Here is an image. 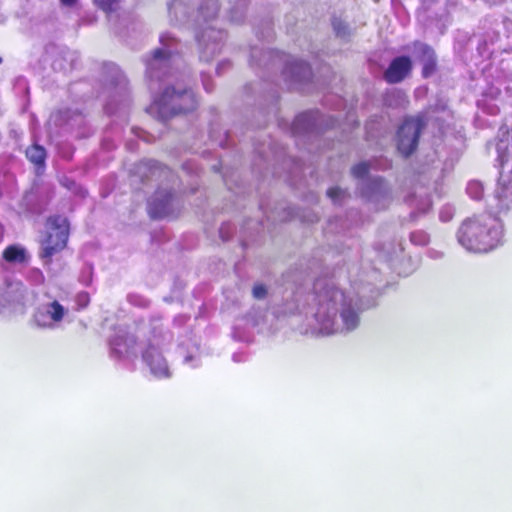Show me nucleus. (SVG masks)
I'll return each instance as SVG.
<instances>
[{
    "label": "nucleus",
    "mask_w": 512,
    "mask_h": 512,
    "mask_svg": "<svg viewBox=\"0 0 512 512\" xmlns=\"http://www.w3.org/2000/svg\"><path fill=\"white\" fill-rule=\"evenodd\" d=\"M69 225L63 216H54L47 221V238L42 242L41 257L50 259L53 254L66 246Z\"/></svg>",
    "instance_id": "obj_6"
},
{
    "label": "nucleus",
    "mask_w": 512,
    "mask_h": 512,
    "mask_svg": "<svg viewBox=\"0 0 512 512\" xmlns=\"http://www.w3.org/2000/svg\"><path fill=\"white\" fill-rule=\"evenodd\" d=\"M138 336L125 332L118 333L110 342L112 353L119 358H133L141 350V342L137 343Z\"/></svg>",
    "instance_id": "obj_9"
},
{
    "label": "nucleus",
    "mask_w": 512,
    "mask_h": 512,
    "mask_svg": "<svg viewBox=\"0 0 512 512\" xmlns=\"http://www.w3.org/2000/svg\"><path fill=\"white\" fill-rule=\"evenodd\" d=\"M224 34L221 31L209 28L204 31L199 39L200 46L202 47L201 58L209 61L221 51V43Z\"/></svg>",
    "instance_id": "obj_10"
},
{
    "label": "nucleus",
    "mask_w": 512,
    "mask_h": 512,
    "mask_svg": "<svg viewBox=\"0 0 512 512\" xmlns=\"http://www.w3.org/2000/svg\"><path fill=\"white\" fill-rule=\"evenodd\" d=\"M171 61V51L167 48L157 49L153 56L146 63L147 73L151 78L158 77L162 70H165Z\"/></svg>",
    "instance_id": "obj_13"
},
{
    "label": "nucleus",
    "mask_w": 512,
    "mask_h": 512,
    "mask_svg": "<svg viewBox=\"0 0 512 512\" xmlns=\"http://www.w3.org/2000/svg\"><path fill=\"white\" fill-rule=\"evenodd\" d=\"M363 310L359 297L347 295L332 283L318 281L311 308V333L331 335L352 331L358 327Z\"/></svg>",
    "instance_id": "obj_1"
},
{
    "label": "nucleus",
    "mask_w": 512,
    "mask_h": 512,
    "mask_svg": "<svg viewBox=\"0 0 512 512\" xmlns=\"http://www.w3.org/2000/svg\"><path fill=\"white\" fill-rule=\"evenodd\" d=\"M32 278L37 284H42L44 282V275L40 270H34L32 272Z\"/></svg>",
    "instance_id": "obj_25"
},
{
    "label": "nucleus",
    "mask_w": 512,
    "mask_h": 512,
    "mask_svg": "<svg viewBox=\"0 0 512 512\" xmlns=\"http://www.w3.org/2000/svg\"><path fill=\"white\" fill-rule=\"evenodd\" d=\"M46 297L47 300L36 307L32 322L38 328L53 330L61 326L70 310L59 299L51 298L48 294Z\"/></svg>",
    "instance_id": "obj_5"
},
{
    "label": "nucleus",
    "mask_w": 512,
    "mask_h": 512,
    "mask_svg": "<svg viewBox=\"0 0 512 512\" xmlns=\"http://www.w3.org/2000/svg\"><path fill=\"white\" fill-rule=\"evenodd\" d=\"M171 341V335L162 330H153L141 340V354L150 372L159 379L169 378L171 370L166 357L165 348Z\"/></svg>",
    "instance_id": "obj_3"
},
{
    "label": "nucleus",
    "mask_w": 512,
    "mask_h": 512,
    "mask_svg": "<svg viewBox=\"0 0 512 512\" xmlns=\"http://www.w3.org/2000/svg\"><path fill=\"white\" fill-rule=\"evenodd\" d=\"M285 74L296 82H301L310 77L311 70L307 63L303 61L293 60L288 63Z\"/></svg>",
    "instance_id": "obj_15"
},
{
    "label": "nucleus",
    "mask_w": 512,
    "mask_h": 512,
    "mask_svg": "<svg viewBox=\"0 0 512 512\" xmlns=\"http://www.w3.org/2000/svg\"><path fill=\"white\" fill-rule=\"evenodd\" d=\"M423 127L421 119H407L398 130V149L405 155H410L417 146L418 137Z\"/></svg>",
    "instance_id": "obj_8"
},
{
    "label": "nucleus",
    "mask_w": 512,
    "mask_h": 512,
    "mask_svg": "<svg viewBox=\"0 0 512 512\" xmlns=\"http://www.w3.org/2000/svg\"><path fill=\"white\" fill-rule=\"evenodd\" d=\"M3 257L11 263H24L27 260V254L24 248L19 246H9L4 250Z\"/></svg>",
    "instance_id": "obj_17"
},
{
    "label": "nucleus",
    "mask_w": 512,
    "mask_h": 512,
    "mask_svg": "<svg viewBox=\"0 0 512 512\" xmlns=\"http://www.w3.org/2000/svg\"><path fill=\"white\" fill-rule=\"evenodd\" d=\"M501 166L509 165L511 163V173H512V154L509 155L506 159L503 156H499ZM504 187L497 191V197L500 200L507 199L509 194H512V181L508 183V185L503 184Z\"/></svg>",
    "instance_id": "obj_18"
},
{
    "label": "nucleus",
    "mask_w": 512,
    "mask_h": 512,
    "mask_svg": "<svg viewBox=\"0 0 512 512\" xmlns=\"http://www.w3.org/2000/svg\"><path fill=\"white\" fill-rule=\"evenodd\" d=\"M194 358H196V356H195V355L189 354V355H187V356L185 357V362H186V363H190V362H192V360H193Z\"/></svg>",
    "instance_id": "obj_28"
},
{
    "label": "nucleus",
    "mask_w": 512,
    "mask_h": 512,
    "mask_svg": "<svg viewBox=\"0 0 512 512\" xmlns=\"http://www.w3.org/2000/svg\"><path fill=\"white\" fill-rule=\"evenodd\" d=\"M327 195L328 197L333 201V202H340L346 195V192L338 187H334V188H330L328 191H327Z\"/></svg>",
    "instance_id": "obj_20"
},
{
    "label": "nucleus",
    "mask_w": 512,
    "mask_h": 512,
    "mask_svg": "<svg viewBox=\"0 0 512 512\" xmlns=\"http://www.w3.org/2000/svg\"><path fill=\"white\" fill-rule=\"evenodd\" d=\"M79 300L81 302H83V306H85L88 303V296L86 294L85 295H80L79 296Z\"/></svg>",
    "instance_id": "obj_27"
},
{
    "label": "nucleus",
    "mask_w": 512,
    "mask_h": 512,
    "mask_svg": "<svg viewBox=\"0 0 512 512\" xmlns=\"http://www.w3.org/2000/svg\"><path fill=\"white\" fill-rule=\"evenodd\" d=\"M333 28L338 36L343 37L346 35L347 27L343 22L335 20L333 22Z\"/></svg>",
    "instance_id": "obj_23"
},
{
    "label": "nucleus",
    "mask_w": 512,
    "mask_h": 512,
    "mask_svg": "<svg viewBox=\"0 0 512 512\" xmlns=\"http://www.w3.org/2000/svg\"><path fill=\"white\" fill-rule=\"evenodd\" d=\"M26 156L31 162L39 165L44 162L45 150L43 147H41L39 145H34V146L30 147L29 149H27Z\"/></svg>",
    "instance_id": "obj_19"
},
{
    "label": "nucleus",
    "mask_w": 512,
    "mask_h": 512,
    "mask_svg": "<svg viewBox=\"0 0 512 512\" xmlns=\"http://www.w3.org/2000/svg\"><path fill=\"white\" fill-rule=\"evenodd\" d=\"M206 5L207 6H212V8H213V11L211 13H209L208 16L209 17L214 16L216 14V5H215L214 1L213 0H207L206 1Z\"/></svg>",
    "instance_id": "obj_26"
},
{
    "label": "nucleus",
    "mask_w": 512,
    "mask_h": 512,
    "mask_svg": "<svg viewBox=\"0 0 512 512\" xmlns=\"http://www.w3.org/2000/svg\"><path fill=\"white\" fill-rule=\"evenodd\" d=\"M95 3L104 11H112L115 9L117 0H94Z\"/></svg>",
    "instance_id": "obj_22"
},
{
    "label": "nucleus",
    "mask_w": 512,
    "mask_h": 512,
    "mask_svg": "<svg viewBox=\"0 0 512 512\" xmlns=\"http://www.w3.org/2000/svg\"><path fill=\"white\" fill-rule=\"evenodd\" d=\"M266 295V288L263 285H255L253 288V296L262 299Z\"/></svg>",
    "instance_id": "obj_24"
},
{
    "label": "nucleus",
    "mask_w": 512,
    "mask_h": 512,
    "mask_svg": "<svg viewBox=\"0 0 512 512\" xmlns=\"http://www.w3.org/2000/svg\"><path fill=\"white\" fill-rule=\"evenodd\" d=\"M502 238V226L492 217L469 219L458 231L459 243L468 251L488 252L495 248Z\"/></svg>",
    "instance_id": "obj_2"
},
{
    "label": "nucleus",
    "mask_w": 512,
    "mask_h": 512,
    "mask_svg": "<svg viewBox=\"0 0 512 512\" xmlns=\"http://www.w3.org/2000/svg\"><path fill=\"white\" fill-rule=\"evenodd\" d=\"M172 194L168 191L160 190L149 201V212L153 217H164L170 212V201Z\"/></svg>",
    "instance_id": "obj_14"
},
{
    "label": "nucleus",
    "mask_w": 512,
    "mask_h": 512,
    "mask_svg": "<svg viewBox=\"0 0 512 512\" xmlns=\"http://www.w3.org/2000/svg\"><path fill=\"white\" fill-rule=\"evenodd\" d=\"M197 99L191 90L166 89L165 92L156 99L150 109L156 111L162 118H167L181 112H188L195 109Z\"/></svg>",
    "instance_id": "obj_4"
},
{
    "label": "nucleus",
    "mask_w": 512,
    "mask_h": 512,
    "mask_svg": "<svg viewBox=\"0 0 512 512\" xmlns=\"http://www.w3.org/2000/svg\"><path fill=\"white\" fill-rule=\"evenodd\" d=\"M368 169L369 165L367 163H360L353 167L352 173L356 178L361 179L362 195L370 201L379 203L387 198L388 190L381 179L366 177Z\"/></svg>",
    "instance_id": "obj_7"
},
{
    "label": "nucleus",
    "mask_w": 512,
    "mask_h": 512,
    "mask_svg": "<svg viewBox=\"0 0 512 512\" xmlns=\"http://www.w3.org/2000/svg\"><path fill=\"white\" fill-rule=\"evenodd\" d=\"M64 5H72L76 2V0H60Z\"/></svg>",
    "instance_id": "obj_29"
},
{
    "label": "nucleus",
    "mask_w": 512,
    "mask_h": 512,
    "mask_svg": "<svg viewBox=\"0 0 512 512\" xmlns=\"http://www.w3.org/2000/svg\"><path fill=\"white\" fill-rule=\"evenodd\" d=\"M27 289L18 280H8L2 291V298L11 305H23L26 299Z\"/></svg>",
    "instance_id": "obj_12"
},
{
    "label": "nucleus",
    "mask_w": 512,
    "mask_h": 512,
    "mask_svg": "<svg viewBox=\"0 0 512 512\" xmlns=\"http://www.w3.org/2000/svg\"><path fill=\"white\" fill-rule=\"evenodd\" d=\"M412 68L408 57L401 56L395 58L385 72V79L389 83H398L402 81Z\"/></svg>",
    "instance_id": "obj_11"
},
{
    "label": "nucleus",
    "mask_w": 512,
    "mask_h": 512,
    "mask_svg": "<svg viewBox=\"0 0 512 512\" xmlns=\"http://www.w3.org/2000/svg\"><path fill=\"white\" fill-rule=\"evenodd\" d=\"M468 193L471 197L477 199L482 195V185L477 182L470 183L467 188Z\"/></svg>",
    "instance_id": "obj_21"
},
{
    "label": "nucleus",
    "mask_w": 512,
    "mask_h": 512,
    "mask_svg": "<svg viewBox=\"0 0 512 512\" xmlns=\"http://www.w3.org/2000/svg\"><path fill=\"white\" fill-rule=\"evenodd\" d=\"M415 54L420 58V60L423 62V74L425 77H427L434 68V52L432 49L422 43H416L415 44Z\"/></svg>",
    "instance_id": "obj_16"
}]
</instances>
